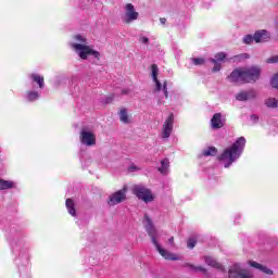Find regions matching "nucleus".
Listing matches in <instances>:
<instances>
[{"label":"nucleus","instance_id":"obj_24","mask_svg":"<svg viewBox=\"0 0 278 278\" xmlns=\"http://www.w3.org/2000/svg\"><path fill=\"white\" fill-rule=\"evenodd\" d=\"M217 152L218 151L216 150V148L210 147V148L203 150L202 155H204V157H208L210 155L214 156V155H216Z\"/></svg>","mask_w":278,"mask_h":278},{"label":"nucleus","instance_id":"obj_35","mask_svg":"<svg viewBox=\"0 0 278 278\" xmlns=\"http://www.w3.org/2000/svg\"><path fill=\"white\" fill-rule=\"evenodd\" d=\"M168 242H169V244H175V238H174V237H170V238L168 239Z\"/></svg>","mask_w":278,"mask_h":278},{"label":"nucleus","instance_id":"obj_21","mask_svg":"<svg viewBox=\"0 0 278 278\" xmlns=\"http://www.w3.org/2000/svg\"><path fill=\"white\" fill-rule=\"evenodd\" d=\"M168 166H170V162L168 159H164L161 162V167H159V170L162 173V175H168Z\"/></svg>","mask_w":278,"mask_h":278},{"label":"nucleus","instance_id":"obj_33","mask_svg":"<svg viewBox=\"0 0 278 278\" xmlns=\"http://www.w3.org/2000/svg\"><path fill=\"white\" fill-rule=\"evenodd\" d=\"M128 170H129L130 173H136V170H140V167H138V166H136L135 164H132V165H130V166L128 167Z\"/></svg>","mask_w":278,"mask_h":278},{"label":"nucleus","instance_id":"obj_5","mask_svg":"<svg viewBox=\"0 0 278 278\" xmlns=\"http://www.w3.org/2000/svg\"><path fill=\"white\" fill-rule=\"evenodd\" d=\"M132 192L134 194H136V197H138V199H140L144 203H151V201L155 199L151 190L147 189V187L142 185H136L132 189Z\"/></svg>","mask_w":278,"mask_h":278},{"label":"nucleus","instance_id":"obj_15","mask_svg":"<svg viewBox=\"0 0 278 278\" xmlns=\"http://www.w3.org/2000/svg\"><path fill=\"white\" fill-rule=\"evenodd\" d=\"M204 262L205 264H207V266H211L212 268H217V270H225V268H223V265L216 262V260H214V257L212 256H204Z\"/></svg>","mask_w":278,"mask_h":278},{"label":"nucleus","instance_id":"obj_14","mask_svg":"<svg viewBox=\"0 0 278 278\" xmlns=\"http://www.w3.org/2000/svg\"><path fill=\"white\" fill-rule=\"evenodd\" d=\"M211 125L213 129H220V127H224L225 122H223V115H220V113L214 114L211 119Z\"/></svg>","mask_w":278,"mask_h":278},{"label":"nucleus","instance_id":"obj_28","mask_svg":"<svg viewBox=\"0 0 278 278\" xmlns=\"http://www.w3.org/2000/svg\"><path fill=\"white\" fill-rule=\"evenodd\" d=\"M225 58H227V54H225V52H219L215 55L216 62H223V60H225Z\"/></svg>","mask_w":278,"mask_h":278},{"label":"nucleus","instance_id":"obj_26","mask_svg":"<svg viewBox=\"0 0 278 278\" xmlns=\"http://www.w3.org/2000/svg\"><path fill=\"white\" fill-rule=\"evenodd\" d=\"M191 62L194 64V66H201V65L205 64V59L193 58V59H191Z\"/></svg>","mask_w":278,"mask_h":278},{"label":"nucleus","instance_id":"obj_32","mask_svg":"<svg viewBox=\"0 0 278 278\" xmlns=\"http://www.w3.org/2000/svg\"><path fill=\"white\" fill-rule=\"evenodd\" d=\"M139 41H140L142 45H149V38H147L146 36H140V37H139Z\"/></svg>","mask_w":278,"mask_h":278},{"label":"nucleus","instance_id":"obj_20","mask_svg":"<svg viewBox=\"0 0 278 278\" xmlns=\"http://www.w3.org/2000/svg\"><path fill=\"white\" fill-rule=\"evenodd\" d=\"M30 79L38 84L39 88H45V77L38 75V74H31Z\"/></svg>","mask_w":278,"mask_h":278},{"label":"nucleus","instance_id":"obj_37","mask_svg":"<svg viewBox=\"0 0 278 278\" xmlns=\"http://www.w3.org/2000/svg\"><path fill=\"white\" fill-rule=\"evenodd\" d=\"M122 94H129V89H124V90L122 91Z\"/></svg>","mask_w":278,"mask_h":278},{"label":"nucleus","instance_id":"obj_25","mask_svg":"<svg viewBox=\"0 0 278 278\" xmlns=\"http://www.w3.org/2000/svg\"><path fill=\"white\" fill-rule=\"evenodd\" d=\"M40 98V94L37 91H28L26 99L27 101H37Z\"/></svg>","mask_w":278,"mask_h":278},{"label":"nucleus","instance_id":"obj_30","mask_svg":"<svg viewBox=\"0 0 278 278\" xmlns=\"http://www.w3.org/2000/svg\"><path fill=\"white\" fill-rule=\"evenodd\" d=\"M195 245H197V240H194V239L188 240V242H187L188 249H194Z\"/></svg>","mask_w":278,"mask_h":278},{"label":"nucleus","instance_id":"obj_6","mask_svg":"<svg viewBox=\"0 0 278 278\" xmlns=\"http://www.w3.org/2000/svg\"><path fill=\"white\" fill-rule=\"evenodd\" d=\"M151 68H152V79H153V81L155 84V91L160 92V91L163 90V92L165 94V99H168V89L166 88V83H164L162 85V83H160V80L157 79V75L160 73V68L155 64H152Z\"/></svg>","mask_w":278,"mask_h":278},{"label":"nucleus","instance_id":"obj_38","mask_svg":"<svg viewBox=\"0 0 278 278\" xmlns=\"http://www.w3.org/2000/svg\"><path fill=\"white\" fill-rule=\"evenodd\" d=\"M244 55V58H249V54H243Z\"/></svg>","mask_w":278,"mask_h":278},{"label":"nucleus","instance_id":"obj_11","mask_svg":"<svg viewBox=\"0 0 278 278\" xmlns=\"http://www.w3.org/2000/svg\"><path fill=\"white\" fill-rule=\"evenodd\" d=\"M125 199H126L125 190H119L110 195L108 204L111 206L118 205V203H123Z\"/></svg>","mask_w":278,"mask_h":278},{"label":"nucleus","instance_id":"obj_9","mask_svg":"<svg viewBox=\"0 0 278 278\" xmlns=\"http://www.w3.org/2000/svg\"><path fill=\"white\" fill-rule=\"evenodd\" d=\"M139 13L136 12L134 4L127 3L125 5V15H124V23H134V21H138Z\"/></svg>","mask_w":278,"mask_h":278},{"label":"nucleus","instance_id":"obj_8","mask_svg":"<svg viewBox=\"0 0 278 278\" xmlns=\"http://www.w3.org/2000/svg\"><path fill=\"white\" fill-rule=\"evenodd\" d=\"M229 278H251V274L247 269H242L240 264H235L229 269Z\"/></svg>","mask_w":278,"mask_h":278},{"label":"nucleus","instance_id":"obj_4","mask_svg":"<svg viewBox=\"0 0 278 278\" xmlns=\"http://www.w3.org/2000/svg\"><path fill=\"white\" fill-rule=\"evenodd\" d=\"M245 144L247 139L240 137L230 148L224 151L219 156V161L224 163L225 168H229V165L242 155Z\"/></svg>","mask_w":278,"mask_h":278},{"label":"nucleus","instance_id":"obj_23","mask_svg":"<svg viewBox=\"0 0 278 278\" xmlns=\"http://www.w3.org/2000/svg\"><path fill=\"white\" fill-rule=\"evenodd\" d=\"M185 268H190L191 270H194V273L200 271V273H206L207 269L202 266H194L193 264L190 263H185L184 264Z\"/></svg>","mask_w":278,"mask_h":278},{"label":"nucleus","instance_id":"obj_18","mask_svg":"<svg viewBox=\"0 0 278 278\" xmlns=\"http://www.w3.org/2000/svg\"><path fill=\"white\" fill-rule=\"evenodd\" d=\"M266 108H269L271 110H277L278 108V99L277 98H267L264 101Z\"/></svg>","mask_w":278,"mask_h":278},{"label":"nucleus","instance_id":"obj_7","mask_svg":"<svg viewBox=\"0 0 278 278\" xmlns=\"http://www.w3.org/2000/svg\"><path fill=\"white\" fill-rule=\"evenodd\" d=\"M80 142L86 147H92L97 144V137L94 134L86 128H83L80 131Z\"/></svg>","mask_w":278,"mask_h":278},{"label":"nucleus","instance_id":"obj_27","mask_svg":"<svg viewBox=\"0 0 278 278\" xmlns=\"http://www.w3.org/2000/svg\"><path fill=\"white\" fill-rule=\"evenodd\" d=\"M253 40H255V36L247 35V36L243 38L244 45H251V43L253 42Z\"/></svg>","mask_w":278,"mask_h":278},{"label":"nucleus","instance_id":"obj_1","mask_svg":"<svg viewBox=\"0 0 278 278\" xmlns=\"http://www.w3.org/2000/svg\"><path fill=\"white\" fill-rule=\"evenodd\" d=\"M262 70L257 66L252 67H241L231 72L227 77L230 84H253L260 79Z\"/></svg>","mask_w":278,"mask_h":278},{"label":"nucleus","instance_id":"obj_22","mask_svg":"<svg viewBox=\"0 0 278 278\" xmlns=\"http://www.w3.org/2000/svg\"><path fill=\"white\" fill-rule=\"evenodd\" d=\"M118 114L122 123H125L126 125L129 124V114L127 113V109H122Z\"/></svg>","mask_w":278,"mask_h":278},{"label":"nucleus","instance_id":"obj_12","mask_svg":"<svg viewBox=\"0 0 278 278\" xmlns=\"http://www.w3.org/2000/svg\"><path fill=\"white\" fill-rule=\"evenodd\" d=\"M255 97H257L255 89L241 91L236 94L237 101H251V99H255Z\"/></svg>","mask_w":278,"mask_h":278},{"label":"nucleus","instance_id":"obj_10","mask_svg":"<svg viewBox=\"0 0 278 278\" xmlns=\"http://www.w3.org/2000/svg\"><path fill=\"white\" fill-rule=\"evenodd\" d=\"M175 118L173 117V114H170L165 123L163 124V128H162V138L166 139V138H170V134H173V123H174Z\"/></svg>","mask_w":278,"mask_h":278},{"label":"nucleus","instance_id":"obj_16","mask_svg":"<svg viewBox=\"0 0 278 278\" xmlns=\"http://www.w3.org/2000/svg\"><path fill=\"white\" fill-rule=\"evenodd\" d=\"M249 264L253 268H257V270H261L262 273H265V275H273V270L268 269V267L263 266L262 264H260L257 262L250 261Z\"/></svg>","mask_w":278,"mask_h":278},{"label":"nucleus","instance_id":"obj_36","mask_svg":"<svg viewBox=\"0 0 278 278\" xmlns=\"http://www.w3.org/2000/svg\"><path fill=\"white\" fill-rule=\"evenodd\" d=\"M160 22L162 23V25H165V24H166V18L161 17V18H160Z\"/></svg>","mask_w":278,"mask_h":278},{"label":"nucleus","instance_id":"obj_17","mask_svg":"<svg viewBox=\"0 0 278 278\" xmlns=\"http://www.w3.org/2000/svg\"><path fill=\"white\" fill-rule=\"evenodd\" d=\"M12 188H16V182L0 178V190H12Z\"/></svg>","mask_w":278,"mask_h":278},{"label":"nucleus","instance_id":"obj_31","mask_svg":"<svg viewBox=\"0 0 278 278\" xmlns=\"http://www.w3.org/2000/svg\"><path fill=\"white\" fill-rule=\"evenodd\" d=\"M278 62V56H271L269 59H267V64H277Z\"/></svg>","mask_w":278,"mask_h":278},{"label":"nucleus","instance_id":"obj_29","mask_svg":"<svg viewBox=\"0 0 278 278\" xmlns=\"http://www.w3.org/2000/svg\"><path fill=\"white\" fill-rule=\"evenodd\" d=\"M211 62H213V64H215L213 67V73H218V71H220L219 63L216 61V59H211Z\"/></svg>","mask_w":278,"mask_h":278},{"label":"nucleus","instance_id":"obj_3","mask_svg":"<svg viewBox=\"0 0 278 278\" xmlns=\"http://www.w3.org/2000/svg\"><path fill=\"white\" fill-rule=\"evenodd\" d=\"M143 223L146 225V230L160 255H162L164 260H169L172 262L179 261V256H177V254L170 253L166 249L162 248V245H160V242H157V230H155L153 227V222H151L149 215H144Z\"/></svg>","mask_w":278,"mask_h":278},{"label":"nucleus","instance_id":"obj_2","mask_svg":"<svg viewBox=\"0 0 278 278\" xmlns=\"http://www.w3.org/2000/svg\"><path fill=\"white\" fill-rule=\"evenodd\" d=\"M75 42L71 43V48L80 58V60H88V56L94 58L96 60H101V52L92 49L88 45V39L84 35H75Z\"/></svg>","mask_w":278,"mask_h":278},{"label":"nucleus","instance_id":"obj_34","mask_svg":"<svg viewBox=\"0 0 278 278\" xmlns=\"http://www.w3.org/2000/svg\"><path fill=\"white\" fill-rule=\"evenodd\" d=\"M251 121H252L253 123H257V121H260V117H258L257 115H252V116H251Z\"/></svg>","mask_w":278,"mask_h":278},{"label":"nucleus","instance_id":"obj_13","mask_svg":"<svg viewBox=\"0 0 278 278\" xmlns=\"http://www.w3.org/2000/svg\"><path fill=\"white\" fill-rule=\"evenodd\" d=\"M270 34L266 30H258L254 34V42H268Z\"/></svg>","mask_w":278,"mask_h":278},{"label":"nucleus","instance_id":"obj_19","mask_svg":"<svg viewBox=\"0 0 278 278\" xmlns=\"http://www.w3.org/2000/svg\"><path fill=\"white\" fill-rule=\"evenodd\" d=\"M66 208L68 211V214H71V216H77V213L75 211V202H73L72 199H67L65 202Z\"/></svg>","mask_w":278,"mask_h":278}]
</instances>
